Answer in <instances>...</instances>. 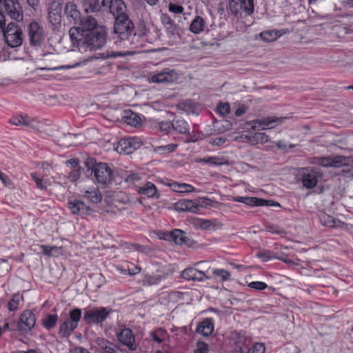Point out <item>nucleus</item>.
<instances>
[{
	"instance_id": "nucleus-14",
	"label": "nucleus",
	"mask_w": 353,
	"mask_h": 353,
	"mask_svg": "<svg viewBox=\"0 0 353 353\" xmlns=\"http://www.w3.org/2000/svg\"><path fill=\"white\" fill-rule=\"evenodd\" d=\"M67 205L72 214L81 216L89 215L93 212L90 206L86 205L84 201L77 199H69Z\"/></svg>"
},
{
	"instance_id": "nucleus-52",
	"label": "nucleus",
	"mask_w": 353,
	"mask_h": 353,
	"mask_svg": "<svg viewBox=\"0 0 353 353\" xmlns=\"http://www.w3.org/2000/svg\"><path fill=\"white\" fill-rule=\"evenodd\" d=\"M161 276H146L143 280L144 284L145 285H157L161 281Z\"/></svg>"
},
{
	"instance_id": "nucleus-61",
	"label": "nucleus",
	"mask_w": 353,
	"mask_h": 353,
	"mask_svg": "<svg viewBox=\"0 0 353 353\" xmlns=\"http://www.w3.org/2000/svg\"><path fill=\"white\" fill-rule=\"evenodd\" d=\"M248 286L257 290H262L268 287L265 283L261 281H252L249 283Z\"/></svg>"
},
{
	"instance_id": "nucleus-56",
	"label": "nucleus",
	"mask_w": 353,
	"mask_h": 353,
	"mask_svg": "<svg viewBox=\"0 0 353 353\" xmlns=\"http://www.w3.org/2000/svg\"><path fill=\"white\" fill-rule=\"evenodd\" d=\"M178 132L181 134H186L189 132L188 125L183 119L178 120Z\"/></svg>"
},
{
	"instance_id": "nucleus-25",
	"label": "nucleus",
	"mask_w": 353,
	"mask_h": 353,
	"mask_svg": "<svg viewBox=\"0 0 353 353\" xmlns=\"http://www.w3.org/2000/svg\"><path fill=\"white\" fill-rule=\"evenodd\" d=\"M122 120L132 127H137L141 124V121L139 115L130 110H126L123 111Z\"/></svg>"
},
{
	"instance_id": "nucleus-48",
	"label": "nucleus",
	"mask_w": 353,
	"mask_h": 353,
	"mask_svg": "<svg viewBox=\"0 0 353 353\" xmlns=\"http://www.w3.org/2000/svg\"><path fill=\"white\" fill-rule=\"evenodd\" d=\"M194 190V188L190 184L178 183V195L183 193L192 192Z\"/></svg>"
},
{
	"instance_id": "nucleus-22",
	"label": "nucleus",
	"mask_w": 353,
	"mask_h": 353,
	"mask_svg": "<svg viewBox=\"0 0 353 353\" xmlns=\"http://www.w3.org/2000/svg\"><path fill=\"white\" fill-rule=\"evenodd\" d=\"M77 24H79L80 26H73L72 28H76L81 32L87 30H94L97 28L102 27L97 24V20L92 16H86L84 17H81V20H79Z\"/></svg>"
},
{
	"instance_id": "nucleus-4",
	"label": "nucleus",
	"mask_w": 353,
	"mask_h": 353,
	"mask_svg": "<svg viewBox=\"0 0 353 353\" xmlns=\"http://www.w3.org/2000/svg\"><path fill=\"white\" fill-rule=\"evenodd\" d=\"M134 31V23L128 14L119 16L114 19V33L121 40L130 39Z\"/></svg>"
},
{
	"instance_id": "nucleus-39",
	"label": "nucleus",
	"mask_w": 353,
	"mask_h": 353,
	"mask_svg": "<svg viewBox=\"0 0 353 353\" xmlns=\"http://www.w3.org/2000/svg\"><path fill=\"white\" fill-rule=\"evenodd\" d=\"M178 110H183L187 113L193 112L194 105L192 101L185 100L178 103Z\"/></svg>"
},
{
	"instance_id": "nucleus-15",
	"label": "nucleus",
	"mask_w": 353,
	"mask_h": 353,
	"mask_svg": "<svg viewBox=\"0 0 353 353\" xmlns=\"http://www.w3.org/2000/svg\"><path fill=\"white\" fill-rule=\"evenodd\" d=\"M117 337L119 341L123 345L128 347L131 351H134L137 348L135 343V338L132 331L130 328H123L117 333Z\"/></svg>"
},
{
	"instance_id": "nucleus-21",
	"label": "nucleus",
	"mask_w": 353,
	"mask_h": 353,
	"mask_svg": "<svg viewBox=\"0 0 353 353\" xmlns=\"http://www.w3.org/2000/svg\"><path fill=\"white\" fill-rule=\"evenodd\" d=\"M10 122L14 125L27 126L32 129L37 128V121L34 119L30 118L28 114L13 117L10 120Z\"/></svg>"
},
{
	"instance_id": "nucleus-50",
	"label": "nucleus",
	"mask_w": 353,
	"mask_h": 353,
	"mask_svg": "<svg viewBox=\"0 0 353 353\" xmlns=\"http://www.w3.org/2000/svg\"><path fill=\"white\" fill-rule=\"evenodd\" d=\"M31 177L36 183L37 187L40 190H46L47 185L46 182H44L43 180L37 176V173L34 172L31 174Z\"/></svg>"
},
{
	"instance_id": "nucleus-2",
	"label": "nucleus",
	"mask_w": 353,
	"mask_h": 353,
	"mask_svg": "<svg viewBox=\"0 0 353 353\" xmlns=\"http://www.w3.org/2000/svg\"><path fill=\"white\" fill-rule=\"evenodd\" d=\"M83 173L87 178L95 179L103 185L110 184L113 178L112 170L105 163H97L93 158H88L84 162Z\"/></svg>"
},
{
	"instance_id": "nucleus-3",
	"label": "nucleus",
	"mask_w": 353,
	"mask_h": 353,
	"mask_svg": "<svg viewBox=\"0 0 353 353\" xmlns=\"http://www.w3.org/2000/svg\"><path fill=\"white\" fill-rule=\"evenodd\" d=\"M81 314V310L79 308H74L70 311L68 318L60 324L58 334L61 338L68 337L78 327Z\"/></svg>"
},
{
	"instance_id": "nucleus-19",
	"label": "nucleus",
	"mask_w": 353,
	"mask_h": 353,
	"mask_svg": "<svg viewBox=\"0 0 353 353\" xmlns=\"http://www.w3.org/2000/svg\"><path fill=\"white\" fill-rule=\"evenodd\" d=\"M64 14L68 21L77 24L81 20V12L73 2H67L64 7Z\"/></svg>"
},
{
	"instance_id": "nucleus-54",
	"label": "nucleus",
	"mask_w": 353,
	"mask_h": 353,
	"mask_svg": "<svg viewBox=\"0 0 353 353\" xmlns=\"http://www.w3.org/2000/svg\"><path fill=\"white\" fill-rule=\"evenodd\" d=\"M84 10L85 12H96L98 10L97 6L94 2L90 0H85L83 1Z\"/></svg>"
},
{
	"instance_id": "nucleus-8",
	"label": "nucleus",
	"mask_w": 353,
	"mask_h": 353,
	"mask_svg": "<svg viewBox=\"0 0 353 353\" xmlns=\"http://www.w3.org/2000/svg\"><path fill=\"white\" fill-rule=\"evenodd\" d=\"M36 317L34 314L29 310H24L20 315L19 319L17 323V330L21 334L29 333L34 327Z\"/></svg>"
},
{
	"instance_id": "nucleus-18",
	"label": "nucleus",
	"mask_w": 353,
	"mask_h": 353,
	"mask_svg": "<svg viewBox=\"0 0 353 353\" xmlns=\"http://www.w3.org/2000/svg\"><path fill=\"white\" fill-rule=\"evenodd\" d=\"M232 200L245 203L249 206L279 205V203H273L270 200H265L256 197L236 196L233 197Z\"/></svg>"
},
{
	"instance_id": "nucleus-59",
	"label": "nucleus",
	"mask_w": 353,
	"mask_h": 353,
	"mask_svg": "<svg viewBox=\"0 0 353 353\" xmlns=\"http://www.w3.org/2000/svg\"><path fill=\"white\" fill-rule=\"evenodd\" d=\"M217 111L223 116L228 114L230 112L229 104L228 103H220L217 106Z\"/></svg>"
},
{
	"instance_id": "nucleus-40",
	"label": "nucleus",
	"mask_w": 353,
	"mask_h": 353,
	"mask_svg": "<svg viewBox=\"0 0 353 353\" xmlns=\"http://www.w3.org/2000/svg\"><path fill=\"white\" fill-rule=\"evenodd\" d=\"M57 320V314H49L44 320L43 325L46 328L50 330L56 325Z\"/></svg>"
},
{
	"instance_id": "nucleus-35",
	"label": "nucleus",
	"mask_w": 353,
	"mask_h": 353,
	"mask_svg": "<svg viewBox=\"0 0 353 353\" xmlns=\"http://www.w3.org/2000/svg\"><path fill=\"white\" fill-rule=\"evenodd\" d=\"M196 162L197 163H209L210 165H221L225 163V161L223 158H221L219 157H210L207 158L203 159H196Z\"/></svg>"
},
{
	"instance_id": "nucleus-62",
	"label": "nucleus",
	"mask_w": 353,
	"mask_h": 353,
	"mask_svg": "<svg viewBox=\"0 0 353 353\" xmlns=\"http://www.w3.org/2000/svg\"><path fill=\"white\" fill-rule=\"evenodd\" d=\"M197 205L199 207L202 208H210L212 206V201L206 198L201 199V201H199Z\"/></svg>"
},
{
	"instance_id": "nucleus-63",
	"label": "nucleus",
	"mask_w": 353,
	"mask_h": 353,
	"mask_svg": "<svg viewBox=\"0 0 353 353\" xmlns=\"http://www.w3.org/2000/svg\"><path fill=\"white\" fill-rule=\"evenodd\" d=\"M79 160L77 159H70L65 161V164L67 166H69L71 169H77L78 168H81L79 166Z\"/></svg>"
},
{
	"instance_id": "nucleus-27",
	"label": "nucleus",
	"mask_w": 353,
	"mask_h": 353,
	"mask_svg": "<svg viewBox=\"0 0 353 353\" xmlns=\"http://www.w3.org/2000/svg\"><path fill=\"white\" fill-rule=\"evenodd\" d=\"M199 210L197 203L189 199H178V211H188L196 213Z\"/></svg>"
},
{
	"instance_id": "nucleus-23",
	"label": "nucleus",
	"mask_w": 353,
	"mask_h": 353,
	"mask_svg": "<svg viewBox=\"0 0 353 353\" xmlns=\"http://www.w3.org/2000/svg\"><path fill=\"white\" fill-rule=\"evenodd\" d=\"M110 12L116 17L125 15L126 6L123 0H111L109 6Z\"/></svg>"
},
{
	"instance_id": "nucleus-28",
	"label": "nucleus",
	"mask_w": 353,
	"mask_h": 353,
	"mask_svg": "<svg viewBox=\"0 0 353 353\" xmlns=\"http://www.w3.org/2000/svg\"><path fill=\"white\" fill-rule=\"evenodd\" d=\"M214 331V325L210 319H205L196 327V332L204 336H208Z\"/></svg>"
},
{
	"instance_id": "nucleus-33",
	"label": "nucleus",
	"mask_w": 353,
	"mask_h": 353,
	"mask_svg": "<svg viewBox=\"0 0 353 353\" xmlns=\"http://www.w3.org/2000/svg\"><path fill=\"white\" fill-rule=\"evenodd\" d=\"M157 235L159 239L176 244V229H174L170 232H159Z\"/></svg>"
},
{
	"instance_id": "nucleus-41",
	"label": "nucleus",
	"mask_w": 353,
	"mask_h": 353,
	"mask_svg": "<svg viewBox=\"0 0 353 353\" xmlns=\"http://www.w3.org/2000/svg\"><path fill=\"white\" fill-rule=\"evenodd\" d=\"M178 239L180 241V243H178V245H184L190 246L193 243V241L185 235V232L179 229H178Z\"/></svg>"
},
{
	"instance_id": "nucleus-9",
	"label": "nucleus",
	"mask_w": 353,
	"mask_h": 353,
	"mask_svg": "<svg viewBox=\"0 0 353 353\" xmlns=\"http://www.w3.org/2000/svg\"><path fill=\"white\" fill-rule=\"evenodd\" d=\"M0 4L12 19L17 21L23 19V10L18 0H3L0 1Z\"/></svg>"
},
{
	"instance_id": "nucleus-43",
	"label": "nucleus",
	"mask_w": 353,
	"mask_h": 353,
	"mask_svg": "<svg viewBox=\"0 0 353 353\" xmlns=\"http://www.w3.org/2000/svg\"><path fill=\"white\" fill-rule=\"evenodd\" d=\"M241 7L248 14H251L254 11L253 0H241Z\"/></svg>"
},
{
	"instance_id": "nucleus-42",
	"label": "nucleus",
	"mask_w": 353,
	"mask_h": 353,
	"mask_svg": "<svg viewBox=\"0 0 353 353\" xmlns=\"http://www.w3.org/2000/svg\"><path fill=\"white\" fill-rule=\"evenodd\" d=\"M83 169L85 170V168H78L77 169H74L73 170L70 171L65 175V177L68 179L71 182H75L77 181L81 174V170L83 172Z\"/></svg>"
},
{
	"instance_id": "nucleus-32",
	"label": "nucleus",
	"mask_w": 353,
	"mask_h": 353,
	"mask_svg": "<svg viewBox=\"0 0 353 353\" xmlns=\"http://www.w3.org/2000/svg\"><path fill=\"white\" fill-rule=\"evenodd\" d=\"M62 249V247L41 245L43 253L49 256H58L61 254Z\"/></svg>"
},
{
	"instance_id": "nucleus-51",
	"label": "nucleus",
	"mask_w": 353,
	"mask_h": 353,
	"mask_svg": "<svg viewBox=\"0 0 353 353\" xmlns=\"http://www.w3.org/2000/svg\"><path fill=\"white\" fill-rule=\"evenodd\" d=\"M321 222L325 226L327 227H334V219L325 214H321L320 216Z\"/></svg>"
},
{
	"instance_id": "nucleus-53",
	"label": "nucleus",
	"mask_w": 353,
	"mask_h": 353,
	"mask_svg": "<svg viewBox=\"0 0 353 353\" xmlns=\"http://www.w3.org/2000/svg\"><path fill=\"white\" fill-rule=\"evenodd\" d=\"M194 353H209L208 345L206 343L199 340L196 343V349L194 350Z\"/></svg>"
},
{
	"instance_id": "nucleus-47",
	"label": "nucleus",
	"mask_w": 353,
	"mask_h": 353,
	"mask_svg": "<svg viewBox=\"0 0 353 353\" xmlns=\"http://www.w3.org/2000/svg\"><path fill=\"white\" fill-rule=\"evenodd\" d=\"M212 274L220 277L222 281H227L230 277V273L228 271L223 269L212 270Z\"/></svg>"
},
{
	"instance_id": "nucleus-17",
	"label": "nucleus",
	"mask_w": 353,
	"mask_h": 353,
	"mask_svg": "<svg viewBox=\"0 0 353 353\" xmlns=\"http://www.w3.org/2000/svg\"><path fill=\"white\" fill-rule=\"evenodd\" d=\"M181 277L188 281H202L205 279H209L208 276V270L199 271V269L194 268H188L183 270L181 274Z\"/></svg>"
},
{
	"instance_id": "nucleus-60",
	"label": "nucleus",
	"mask_w": 353,
	"mask_h": 353,
	"mask_svg": "<svg viewBox=\"0 0 353 353\" xmlns=\"http://www.w3.org/2000/svg\"><path fill=\"white\" fill-rule=\"evenodd\" d=\"M256 256L263 261H268L270 259L274 258V256L272 255V252L269 250L259 252Z\"/></svg>"
},
{
	"instance_id": "nucleus-36",
	"label": "nucleus",
	"mask_w": 353,
	"mask_h": 353,
	"mask_svg": "<svg viewBox=\"0 0 353 353\" xmlns=\"http://www.w3.org/2000/svg\"><path fill=\"white\" fill-rule=\"evenodd\" d=\"M152 340L157 343H162L166 339V332L162 328L157 329L151 332Z\"/></svg>"
},
{
	"instance_id": "nucleus-46",
	"label": "nucleus",
	"mask_w": 353,
	"mask_h": 353,
	"mask_svg": "<svg viewBox=\"0 0 353 353\" xmlns=\"http://www.w3.org/2000/svg\"><path fill=\"white\" fill-rule=\"evenodd\" d=\"M252 141H256L257 143H265L270 141L267 134L263 132H256L252 136Z\"/></svg>"
},
{
	"instance_id": "nucleus-7",
	"label": "nucleus",
	"mask_w": 353,
	"mask_h": 353,
	"mask_svg": "<svg viewBox=\"0 0 353 353\" xmlns=\"http://www.w3.org/2000/svg\"><path fill=\"white\" fill-rule=\"evenodd\" d=\"M301 174L303 185L307 189L314 188L323 177V172L316 168H302Z\"/></svg>"
},
{
	"instance_id": "nucleus-24",
	"label": "nucleus",
	"mask_w": 353,
	"mask_h": 353,
	"mask_svg": "<svg viewBox=\"0 0 353 353\" xmlns=\"http://www.w3.org/2000/svg\"><path fill=\"white\" fill-rule=\"evenodd\" d=\"M99 345L98 353H119L121 351L114 344L104 339H99L97 340Z\"/></svg>"
},
{
	"instance_id": "nucleus-1",
	"label": "nucleus",
	"mask_w": 353,
	"mask_h": 353,
	"mask_svg": "<svg viewBox=\"0 0 353 353\" xmlns=\"http://www.w3.org/2000/svg\"><path fill=\"white\" fill-rule=\"evenodd\" d=\"M68 34L72 46L77 47L79 50H99L107 41V32L104 27L81 32L76 28H70Z\"/></svg>"
},
{
	"instance_id": "nucleus-31",
	"label": "nucleus",
	"mask_w": 353,
	"mask_h": 353,
	"mask_svg": "<svg viewBox=\"0 0 353 353\" xmlns=\"http://www.w3.org/2000/svg\"><path fill=\"white\" fill-rule=\"evenodd\" d=\"M281 36V33L279 30H265L260 34L262 40L266 42H272L276 40Z\"/></svg>"
},
{
	"instance_id": "nucleus-30",
	"label": "nucleus",
	"mask_w": 353,
	"mask_h": 353,
	"mask_svg": "<svg viewBox=\"0 0 353 353\" xmlns=\"http://www.w3.org/2000/svg\"><path fill=\"white\" fill-rule=\"evenodd\" d=\"M205 22L202 17L199 16L195 17L192 21L190 29L194 34H199L203 30Z\"/></svg>"
},
{
	"instance_id": "nucleus-11",
	"label": "nucleus",
	"mask_w": 353,
	"mask_h": 353,
	"mask_svg": "<svg viewBox=\"0 0 353 353\" xmlns=\"http://www.w3.org/2000/svg\"><path fill=\"white\" fill-rule=\"evenodd\" d=\"M142 145L137 137L121 139L117 143L116 150L120 154H130Z\"/></svg>"
},
{
	"instance_id": "nucleus-38",
	"label": "nucleus",
	"mask_w": 353,
	"mask_h": 353,
	"mask_svg": "<svg viewBox=\"0 0 353 353\" xmlns=\"http://www.w3.org/2000/svg\"><path fill=\"white\" fill-rule=\"evenodd\" d=\"M195 265L199 267V271L205 272L206 270H208V276H209V279L212 278V270L211 263L210 261H199L195 263Z\"/></svg>"
},
{
	"instance_id": "nucleus-29",
	"label": "nucleus",
	"mask_w": 353,
	"mask_h": 353,
	"mask_svg": "<svg viewBox=\"0 0 353 353\" xmlns=\"http://www.w3.org/2000/svg\"><path fill=\"white\" fill-rule=\"evenodd\" d=\"M137 191L139 194L148 198H153L157 194V188L150 182H147L143 186L138 187Z\"/></svg>"
},
{
	"instance_id": "nucleus-57",
	"label": "nucleus",
	"mask_w": 353,
	"mask_h": 353,
	"mask_svg": "<svg viewBox=\"0 0 353 353\" xmlns=\"http://www.w3.org/2000/svg\"><path fill=\"white\" fill-rule=\"evenodd\" d=\"M214 223L212 221L208 219H201V223L200 225V229L210 230L214 229Z\"/></svg>"
},
{
	"instance_id": "nucleus-10",
	"label": "nucleus",
	"mask_w": 353,
	"mask_h": 353,
	"mask_svg": "<svg viewBox=\"0 0 353 353\" xmlns=\"http://www.w3.org/2000/svg\"><path fill=\"white\" fill-rule=\"evenodd\" d=\"M288 117H277L274 116L263 117L260 119H255L252 121L253 125L252 129L263 130L265 129H272L277 125L283 123Z\"/></svg>"
},
{
	"instance_id": "nucleus-44",
	"label": "nucleus",
	"mask_w": 353,
	"mask_h": 353,
	"mask_svg": "<svg viewBox=\"0 0 353 353\" xmlns=\"http://www.w3.org/2000/svg\"><path fill=\"white\" fill-rule=\"evenodd\" d=\"M12 269V265L7 259H0V276L6 275Z\"/></svg>"
},
{
	"instance_id": "nucleus-64",
	"label": "nucleus",
	"mask_w": 353,
	"mask_h": 353,
	"mask_svg": "<svg viewBox=\"0 0 353 353\" xmlns=\"http://www.w3.org/2000/svg\"><path fill=\"white\" fill-rule=\"evenodd\" d=\"M162 23L166 26L167 29H170L172 26V20L167 14H163L161 17Z\"/></svg>"
},
{
	"instance_id": "nucleus-34",
	"label": "nucleus",
	"mask_w": 353,
	"mask_h": 353,
	"mask_svg": "<svg viewBox=\"0 0 353 353\" xmlns=\"http://www.w3.org/2000/svg\"><path fill=\"white\" fill-rule=\"evenodd\" d=\"M23 297L19 293L14 294L8 304V309L10 311H16L19 308V305L23 301Z\"/></svg>"
},
{
	"instance_id": "nucleus-5",
	"label": "nucleus",
	"mask_w": 353,
	"mask_h": 353,
	"mask_svg": "<svg viewBox=\"0 0 353 353\" xmlns=\"http://www.w3.org/2000/svg\"><path fill=\"white\" fill-rule=\"evenodd\" d=\"M113 312L110 307H94L85 310L83 319L87 324L98 325L102 323Z\"/></svg>"
},
{
	"instance_id": "nucleus-20",
	"label": "nucleus",
	"mask_w": 353,
	"mask_h": 353,
	"mask_svg": "<svg viewBox=\"0 0 353 353\" xmlns=\"http://www.w3.org/2000/svg\"><path fill=\"white\" fill-rule=\"evenodd\" d=\"M176 79V73L174 70H165L159 72L151 77L153 83H170Z\"/></svg>"
},
{
	"instance_id": "nucleus-55",
	"label": "nucleus",
	"mask_w": 353,
	"mask_h": 353,
	"mask_svg": "<svg viewBox=\"0 0 353 353\" xmlns=\"http://www.w3.org/2000/svg\"><path fill=\"white\" fill-rule=\"evenodd\" d=\"M265 230L268 232L278 234H281L285 233V230L283 228L279 227L278 225H273V224L266 225Z\"/></svg>"
},
{
	"instance_id": "nucleus-45",
	"label": "nucleus",
	"mask_w": 353,
	"mask_h": 353,
	"mask_svg": "<svg viewBox=\"0 0 353 353\" xmlns=\"http://www.w3.org/2000/svg\"><path fill=\"white\" fill-rule=\"evenodd\" d=\"M145 26L143 23H140L137 27L134 26V31L132 32V36L133 37H138L139 38H141L145 35Z\"/></svg>"
},
{
	"instance_id": "nucleus-12",
	"label": "nucleus",
	"mask_w": 353,
	"mask_h": 353,
	"mask_svg": "<svg viewBox=\"0 0 353 353\" xmlns=\"http://www.w3.org/2000/svg\"><path fill=\"white\" fill-rule=\"evenodd\" d=\"M30 43L32 46H39L44 41L43 27L37 21H32L28 27Z\"/></svg>"
},
{
	"instance_id": "nucleus-6",
	"label": "nucleus",
	"mask_w": 353,
	"mask_h": 353,
	"mask_svg": "<svg viewBox=\"0 0 353 353\" xmlns=\"http://www.w3.org/2000/svg\"><path fill=\"white\" fill-rule=\"evenodd\" d=\"M2 31L4 40L8 46L17 48L22 44L23 32L21 28L15 23H9Z\"/></svg>"
},
{
	"instance_id": "nucleus-16",
	"label": "nucleus",
	"mask_w": 353,
	"mask_h": 353,
	"mask_svg": "<svg viewBox=\"0 0 353 353\" xmlns=\"http://www.w3.org/2000/svg\"><path fill=\"white\" fill-rule=\"evenodd\" d=\"M316 163L323 167L339 168L347 165L348 159L343 156L319 157L316 159Z\"/></svg>"
},
{
	"instance_id": "nucleus-13",
	"label": "nucleus",
	"mask_w": 353,
	"mask_h": 353,
	"mask_svg": "<svg viewBox=\"0 0 353 353\" xmlns=\"http://www.w3.org/2000/svg\"><path fill=\"white\" fill-rule=\"evenodd\" d=\"M62 7L59 2L52 1L48 8V21L53 26V30H58L61 24Z\"/></svg>"
},
{
	"instance_id": "nucleus-37",
	"label": "nucleus",
	"mask_w": 353,
	"mask_h": 353,
	"mask_svg": "<svg viewBox=\"0 0 353 353\" xmlns=\"http://www.w3.org/2000/svg\"><path fill=\"white\" fill-rule=\"evenodd\" d=\"M176 148V144H168L166 145L156 146L154 148V151L159 154H168L173 152Z\"/></svg>"
},
{
	"instance_id": "nucleus-26",
	"label": "nucleus",
	"mask_w": 353,
	"mask_h": 353,
	"mask_svg": "<svg viewBox=\"0 0 353 353\" xmlns=\"http://www.w3.org/2000/svg\"><path fill=\"white\" fill-rule=\"evenodd\" d=\"M82 196L86 199L89 202L97 204L101 201L102 195L98 188H92L88 190L82 191Z\"/></svg>"
},
{
	"instance_id": "nucleus-49",
	"label": "nucleus",
	"mask_w": 353,
	"mask_h": 353,
	"mask_svg": "<svg viewBox=\"0 0 353 353\" xmlns=\"http://www.w3.org/2000/svg\"><path fill=\"white\" fill-rule=\"evenodd\" d=\"M125 181L127 183H134L141 179V176L139 173L127 172L124 176Z\"/></svg>"
},
{
	"instance_id": "nucleus-58",
	"label": "nucleus",
	"mask_w": 353,
	"mask_h": 353,
	"mask_svg": "<svg viewBox=\"0 0 353 353\" xmlns=\"http://www.w3.org/2000/svg\"><path fill=\"white\" fill-rule=\"evenodd\" d=\"M265 346L262 343H256L252 347H250L247 353H264Z\"/></svg>"
}]
</instances>
